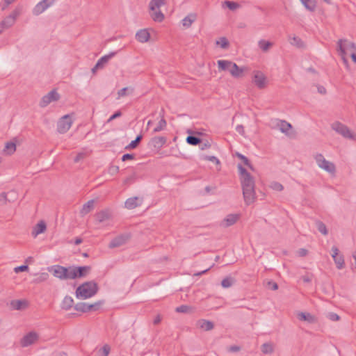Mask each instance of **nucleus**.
<instances>
[{"mask_svg":"<svg viewBox=\"0 0 356 356\" xmlns=\"http://www.w3.org/2000/svg\"><path fill=\"white\" fill-rule=\"evenodd\" d=\"M234 279L231 277H227L223 279L221 282V285L223 288L231 287L234 284Z\"/></svg>","mask_w":356,"mask_h":356,"instance_id":"nucleus-43","label":"nucleus"},{"mask_svg":"<svg viewBox=\"0 0 356 356\" xmlns=\"http://www.w3.org/2000/svg\"><path fill=\"white\" fill-rule=\"evenodd\" d=\"M314 158L318 166L320 168L323 169L324 170L330 173L335 172L336 168L334 164L326 160L321 154H317Z\"/></svg>","mask_w":356,"mask_h":356,"instance_id":"nucleus-5","label":"nucleus"},{"mask_svg":"<svg viewBox=\"0 0 356 356\" xmlns=\"http://www.w3.org/2000/svg\"><path fill=\"white\" fill-rule=\"evenodd\" d=\"M111 352V347L108 344H104V346L98 350L99 356H108Z\"/></svg>","mask_w":356,"mask_h":356,"instance_id":"nucleus-42","label":"nucleus"},{"mask_svg":"<svg viewBox=\"0 0 356 356\" xmlns=\"http://www.w3.org/2000/svg\"><path fill=\"white\" fill-rule=\"evenodd\" d=\"M86 153L80 152V153L77 154V155L76 156V157L74 159V161L75 163H78L81 160L83 159L86 157Z\"/></svg>","mask_w":356,"mask_h":356,"instance_id":"nucleus-56","label":"nucleus"},{"mask_svg":"<svg viewBox=\"0 0 356 356\" xmlns=\"http://www.w3.org/2000/svg\"><path fill=\"white\" fill-rule=\"evenodd\" d=\"M348 41L346 40L340 39L338 41V51L340 54V56L342 57L343 61L345 64H348V60L346 58V47L343 46V43H347ZM346 48H350L353 49V51L356 50V45L353 42H348L347 44Z\"/></svg>","mask_w":356,"mask_h":356,"instance_id":"nucleus-11","label":"nucleus"},{"mask_svg":"<svg viewBox=\"0 0 356 356\" xmlns=\"http://www.w3.org/2000/svg\"><path fill=\"white\" fill-rule=\"evenodd\" d=\"M49 277V274L47 273H42L38 275L35 278V282H42L47 280Z\"/></svg>","mask_w":356,"mask_h":356,"instance_id":"nucleus-48","label":"nucleus"},{"mask_svg":"<svg viewBox=\"0 0 356 356\" xmlns=\"http://www.w3.org/2000/svg\"><path fill=\"white\" fill-rule=\"evenodd\" d=\"M222 49H227L229 47V42L225 38H221L220 41L217 42Z\"/></svg>","mask_w":356,"mask_h":356,"instance_id":"nucleus-51","label":"nucleus"},{"mask_svg":"<svg viewBox=\"0 0 356 356\" xmlns=\"http://www.w3.org/2000/svg\"><path fill=\"white\" fill-rule=\"evenodd\" d=\"M90 270L91 267L90 266H70L71 280L86 277L90 273Z\"/></svg>","mask_w":356,"mask_h":356,"instance_id":"nucleus-6","label":"nucleus"},{"mask_svg":"<svg viewBox=\"0 0 356 356\" xmlns=\"http://www.w3.org/2000/svg\"><path fill=\"white\" fill-rule=\"evenodd\" d=\"M16 150V145L13 142H8L6 144L5 148L3 151L6 152L7 154H12Z\"/></svg>","mask_w":356,"mask_h":356,"instance_id":"nucleus-38","label":"nucleus"},{"mask_svg":"<svg viewBox=\"0 0 356 356\" xmlns=\"http://www.w3.org/2000/svg\"><path fill=\"white\" fill-rule=\"evenodd\" d=\"M186 142L191 145H197L201 143V139L195 136H188L186 138Z\"/></svg>","mask_w":356,"mask_h":356,"instance_id":"nucleus-41","label":"nucleus"},{"mask_svg":"<svg viewBox=\"0 0 356 356\" xmlns=\"http://www.w3.org/2000/svg\"><path fill=\"white\" fill-rule=\"evenodd\" d=\"M55 0H42L38 3L33 9V14L34 15H39L45 11L48 8L52 6Z\"/></svg>","mask_w":356,"mask_h":356,"instance_id":"nucleus-12","label":"nucleus"},{"mask_svg":"<svg viewBox=\"0 0 356 356\" xmlns=\"http://www.w3.org/2000/svg\"><path fill=\"white\" fill-rule=\"evenodd\" d=\"M274 350L275 346L271 342L264 343L261 346V350L264 354H272Z\"/></svg>","mask_w":356,"mask_h":356,"instance_id":"nucleus-32","label":"nucleus"},{"mask_svg":"<svg viewBox=\"0 0 356 356\" xmlns=\"http://www.w3.org/2000/svg\"><path fill=\"white\" fill-rule=\"evenodd\" d=\"M219 70L229 71L234 78H240L243 76L244 69L239 67L235 63L227 60H218Z\"/></svg>","mask_w":356,"mask_h":356,"instance_id":"nucleus-3","label":"nucleus"},{"mask_svg":"<svg viewBox=\"0 0 356 356\" xmlns=\"http://www.w3.org/2000/svg\"><path fill=\"white\" fill-rule=\"evenodd\" d=\"M302 280L305 283H309L312 281V275L310 274H306L303 275L302 277Z\"/></svg>","mask_w":356,"mask_h":356,"instance_id":"nucleus-58","label":"nucleus"},{"mask_svg":"<svg viewBox=\"0 0 356 356\" xmlns=\"http://www.w3.org/2000/svg\"><path fill=\"white\" fill-rule=\"evenodd\" d=\"M129 238V236L128 234H122L120 235L115 238H114L109 243L108 247L110 248H114L120 247L124 245Z\"/></svg>","mask_w":356,"mask_h":356,"instance_id":"nucleus-17","label":"nucleus"},{"mask_svg":"<svg viewBox=\"0 0 356 356\" xmlns=\"http://www.w3.org/2000/svg\"><path fill=\"white\" fill-rule=\"evenodd\" d=\"M134 159V155L132 154H125L122 157V161H125L127 160H130Z\"/></svg>","mask_w":356,"mask_h":356,"instance_id":"nucleus-61","label":"nucleus"},{"mask_svg":"<svg viewBox=\"0 0 356 356\" xmlns=\"http://www.w3.org/2000/svg\"><path fill=\"white\" fill-rule=\"evenodd\" d=\"M121 115H122V113L118 111L109 118V119L108 120V122H111V121L113 120L114 119H115L118 117H120Z\"/></svg>","mask_w":356,"mask_h":356,"instance_id":"nucleus-62","label":"nucleus"},{"mask_svg":"<svg viewBox=\"0 0 356 356\" xmlns=\"http://www.w3.org/2000/svg\"><path fill=\"white\" fill-rule=\"evenodd\" d=\"M74 309L78 312L83 313L88 312V303L86 302H78L74 305Z\"/></svg>","mask_w":356,"mask_h":356,"instance_id":"nucleus-39","label":"nucleus"},{"mask_svg":"<svg viewBox=\"0 0 356 356\" xmlns=\"http://www.w3.org/2000/svg\"><path fill=\"white\" fill-rule=\"evenodd\" d=\"M332 257L336 264L338 269H342L344 267V259L341 254H339V249L336 246L332 248Z\"/></svg>","mask_w":356,"mask_h":356,"instance_id":"nucleus-15","label":"nucleus"},{"mask_svg":"<svg viewBox=\"0 0 356 356\" xmlns=\"http://www.w3.org/2000/svg\"><path fill=\"white\" fill-rule=\"evenodd\" d=\"M268 285L273 291H275L278 289L277 284L273 281H269Z\"/></svg>","mask_w":356,"mask_h":356,"instance_id":"nucleus-59","label":"nucleus"},{"mask_svg":"<svg viewBox=\"0 0 356 356\" xmlns=\"http://www.w3.org/2000/svg\"><path fill=\"white\" fill-rule=\"evenodd\" d=\"M96 220L99 222H103L110 218V213L108 210H103L95 215Z\"/></svg>","mask_w":356,"mask_h":356,"instance_id":"nucleus-31","label":"nucleus"},{"mask_svg":"<svg viewBox=\"0 0 356 356\" xmlns=\"http://www.w3.org/2000/svg\"><path fill=\"white\" fill-rule=\"evenodd\" d=\"M74 304V300L72 297L66 296L61 303V308L65 310L71 309Z\"/></svg>","mask_w":356,"mask_h":356,"instance_id":"nucleus-29","label":"nucleus"},{"mask_svg":"<svg viewBox=\"0 0 356 356\" xmlns=\"http://www.w3.org/2000/svg\"><path fill=\"white\" fill-rule=\"evenodd\" d=\"M197 325L200 328L206 331L211 330L214 327V325L211 321L204 319L200 320L197 322Z\"/></svg>","mask_w":356,"mask_h":356,"instance_id":"nucleus-28","label":"nucleus"},{"mask_svg":"<svg viewBox=\"0 0 356 356\" xmlns=\"http://www.w3.org/2000/svg\"><path fill=\"white\" fill-rule=\"evenodd\" d=\"M331 127L343 137L356 140V135L353 134L346 125L339 122H334L332 124Z\"/></svg>","mask_w":356,"mask_h":356,"instance_id":"nucleus-4","label":"nucleus"},{"mask_svg":"<svg viewBox=\"0 0 356 356\" xmlns=\"http://www.w3.org/2000/svg\"><path fill=\"white\" fill-rule=\"evenodd\" d=\"M253 78V82L255 85L260 89L265 88L266 77L265 75L260 71H255Z\"/></svg>","mask_w":356,"mask_h":356,"instance_id":"nucleus-16","label":"nucleus"},{"mask_svg":"<svg viewBox=\"0 0 356 356\" xmlns=\"http://www.w3.org/2000/svg\"><path fill=\"white\" fill-rule=\"evenodd\" d=\"M119 172V167L118 165H111L108 168V172L109 174L113 175L117 174Z\"/></svg>","mask_w":356,"mask_h":356,"instance_id":"nucleus-55","label":"nucleus"},{"mask_svg":"<svg viewBox=\"0 0 356 356\" xmlns=\"http://www.w3.org/2000/svg\"><path fill=\"white\" fill-rule=\"evenodd\" d=\"M47 229V225L44 220L39 221L33 227L31 232L32 236L35 238L39 234L44 233Z\"/></svg>","mask_w":356,"mask_h":356,"instance_id":"nucleus-19","label":"nucleus"},{"mask_svg":"<svg viewBox=\"0 0 356 356\" xmlns=\"http://www.w3.org/2000/svg\"><path fill=\"white\" fill-rule=\"evenodd\" d=\"M97 291L98 286L96 282H86L77 287L76 296L79 299H87L95 296Z\"/></svg>","mask_w":356,"mask_h":356,"instance_id":"nucleus-2","label":"nucleus"},{"mask_svg":"<svg viewBox=\"0 0 356 356\" xmlns=\"http://www.w3.org/2000/svg\"><path fill=\"white\" fill-rule=\"evenodd\" d=\"M39 338L35 332H30L24 335L21 339L20 343L22 347H27L34 343Z\"/></svg>","mask_w":356,"mask_h":356,"instance_id":"nucleus-14","label":"nucleus"},{"mask_svg":"<svg viewBox=\"0 0 356 356\" xmlns=\"http://www.w3.org/2000/svg\"><path fill=\"white\" fill-rule=\"evenodd\" d=\"M165 3V0H151L149 5V9L151 11H154L156 9L159 10Z\"/></svg>","mask_w":356,"mask_h":356,"instance_id":"nucleus-35","label":"nucleus"},{"mask_svg":"<svg viewBox=\"0 0 356 356\" xmlns=\"http://www.w3.org/2000/svg\"><path fill=\"white\" fill-rule=\"evenodd\" d=\"M258 46L262 51L267 52L273 46V43L262 39L259 40Z\"/></svg>","mask_w":356,"mask_h":356,"instance_id":"nucleus-33","label":"nucleus"},{"mask_svg":"<svg viewBox=\"0 0 356 356\" xmlns=\"http://www.w3.org/2000/svg\"><path fill=\"white\" fill-rule=\"evenodd\" d=\"M149 38V33L146 29L139 30L136 34V40L142 43L147 42Z\"/></svg>","mask_w":356,"mask_h":356,"instance_id":"nucleus-23","label":"nucleus"},{"mask_svg":"<svg viewBox=\"0 0 356 356\" xmlns=\"http://www.w3.org/2000/svg\"><path fill=\"white\" fill-rule=\"evenodd\" d=\"M163 109L161 110V120L159 122L157 126L154 129V133H156V132H159L162 130H164L166 127V125H167V122H166V120H165L164 118V115H163Z\"/></svg>","mask_w":356,"mask_h":356,"instance_id":"nucleus-30","label":"nucleus"},{"mask_svg":"<svg viewBox=\"0 0 356 356\" xmlns=\"http://www.w3.org/2000/svg\"><path fill=\"white\" fill-rule=\"evenodd\" d=\"M197 18V15L195 13H191L187 16H186L182 20L181 24L182 26L188 29L191 26L192 24L196 21Z\"/></svg>","mask_w":356,"mask_h":356,"instance_id":"nucleus-21","label":"nucleus"},{"mask_svg":"<svg viewBox=\"0 0 356 356\" xmlns=\"http://www.w3.org/2000/svg\"><path fill=\"white\" fill-rule=\"evenodd\" d=\"M190 310V307L187 305H181L175 309V311L178 313H187Z\"/></svg>","mask_w":356,"mask_h":356,"instance_id":"nucleus-52","label":"nucleus"},{"mask_svg":"<svg viewBox=\"0 0 356 356\" xmlns=\"http://www.w3.org/2000/svg\"><path fill=\"white\" fill-rule=\"evenodd\" d=\"M70 273V266L64 267L57 265L54 268L53 275L60 280H71Z\"/></svg>","mask_w":356,"mask_h":356,"instance_id":"nucleus-9","label":"nucleus"},{"mask_svg":"<svg viewBox=\"0 0 356 356\" xmlns=\"http://www.w3.org/2000/svg\"><path fill=\"white\" fill-rule=\"evenodd\" d=\"M239 219V215L238 214H229L225 219L220 222V226L223 227H228L235 224Z\"/></svg>","mask_w":356,"mask_h":356,"instance_id":"nucleus-18","label":"nucleus"},{"mask_svg":"<svg viewBox=\"0 0 356 356\" xmlns=\"http://www.w3.org/2000/svg\"><path fill=\"white\" fill-rule=\"evenodd\" d=\"M162 316L161 314H157L153 321L154 325H158L161 322Z\"/></svg>","mask_w":356,"mask_h":356,"instance_id":"nucleus-64","label":"nucleus"},{"mask_svg":"<svg viewBox=\"0 0 356 356\" xmlns=\"http://www.w3.org/2000/svg\"><path fill=\"white\" fill-rule=\"evenodd\" d=\"M204 159L216 163V164L220 163L219 159L214 156H206Z\"/></svg>","mask_w":356,"mask_h":356,"instance_id":"nucleus-57","label":"nucleus"},{"mask_svg":"<svg viewBox=\"0 0 356 356\" xmlns=\"http://www.w3.org/2000/svg\"><path fill=\"white\" fill-rule=\"evenodd\" d=\"M142 138L143 137L141 135L137 136V137L136 138V139L134 140H132L127 146H126L125 149H135L138 145L139 143L142 140Z\"/></svg>","mask_w":356,"mask_h":356,"instance_id":"nucleus-40","label":"nucleus"},{"mask_svg":"<svg viewBox=\"0 0 356 356\" xmlns=\"http://www.w3.org/2000/svg\"><path fill=\"white\" fill-rule=\"evenodd\" d=\"M270 188L276 191H282L284 189L282 184L277 181H272Z\"/></svg>","mask_w":356,"mask_h":356,"instance_id":"nucleus-47","label":"nucleus"},{"mask_svg":"<svg viewBox=\"0 0 356 356\" xmlns=\"http://www.w3.org/2000/svg\"><path fill=\"white\" fill-rule=\"evenodd\" d=\"M223 5L226 6L231 10H234L239 8V4L238 3L230 1H225L223 2Z\"/></svg>","mask_w":356,"mask_h":356,"instance_id":"nucleus-45","label":"nucleus"},{"mask_svg":"<svg viewBox=\"0 0 356 356\" xmlns=\"http://www.w3.org/2000/svg\"><path fill=\"white\" fill-rule=\"evenodd\" d=\"M327 316L328 318L332 321H337L340 319L339 316L337 314L333 312L329 313Z\"/></svg>","mask_w":356,"mask_h":356,"instance_id":"nucleus-54","label":"nucleus"},{"mask_svg":"<svg viewBox=\"0 0 356 356\" xmlns=\"http://www.w3.org/2000/svg\"><path fill=\"white\" fill-rule=\"evenodd\" d=\"M103 303H104V301H102V300L97 301V302H95L93 304H88V312L98 310Z\"/></svg>","mask_w":356,"mask_h":356,"instance_id":"nucleus-44","label":"nucleus"},{"mask_svg":"<svg viewBox=\"0 0 356 356\" xmlns=\"http://www.w3.org/2000/svg\"><path fill=\"white\" fill-rule=\"evenodd\" d=\"M200 149L202 150L208 149L211 147V144L208 141H206L204 143L201 142V143H200Z\"/></svg>","mask_w":356,"mask_h":356,"instance_id":"nucleus-63","label":"nucleus"},{"mask_svg":"<svg viewBox=\"0 0 356 356\" xmlns=\"http://www.w3.org/2000/svg\"><path fill=\"white\" fill-rule=\"evenodd\" d=\"M273 126L288 136H292L294 134L292 125L285 120H275L273 122Z\"/></svg>","mask_w":356,"mask_h":356,"instance_id":"nucleus-8","label":"nucleus"},{"mask_svg":"<svg viewBox=\"0 0 356 356\" xmlns=\"http://www.w3.org/2000/svg\"><path fill=\"white\" fill-rule=\"evenodd\" d=\"M117 53V51L110 52L108 54L100 58L96 63V67H100L101 69H103L108 63L109 60L114 57Z\"/></svg>","mask_w":356,"mask_h":356,"instance_id":"nucleus-20","label":"nucleus"},{"mask_svg":"<svg viewBox=\"0 0 356 356\" xmlns=\"http://www.w3.org/2000/svg\"><path fill=\"white\" fill-rule=\"evenodd\" d=\"M305 9L309 12H314L316 9V0H300Z\"/></svg>","mask_w":356,"mask_h":356,"instance_id":"nucleus-26","label":"nucleus"},{"mask_svg":"<svg viewBox=\"0 0 356 356\" xmlns=\"http://www.w3.org/2000/svg\"><path fill=\"white\" fill-rule=\"evenodd\" d=\"M128 88H123L122 89L120 90L118 92V98H120L122 97H124L125 95H127V90H128Z\"/></svg>","mask_w":356,"mask_h":356,"instance_id":"nucleus-60","label":"nucleus"},{"mask_svg":"<svg viewBox=\"0 0 356 356\" xmlns=\"http://www.w3.org/2000/svg\"><path fill=\"white\" fill-rule=\"evenodd\" d=\"M59 98V94L56 90H53L42 98L40 102V106L44 108L51 102L58 100Z\"/></svg>","mask_w":356,"mask_h":356,"instance_id":"nucleus-13","label":"nucleus"},{"mask_svg":"<svg viewBox=\"0 0 356 356\" xmlns=\"http://www.w3.org/2000/svg\"><path fill=\"white\" fill-rule=\"evenodd\" d=\"M28 270H29V266L27 265H22V266H17L14 268V271L16 273H18L19 272L26 271Z\"/></svg>","mask_w":356,"mask_h":356,"instance_id":"nucleus-53","label":"nucleus"},{"mask_svg":"<svg viewBox=\"0 0 356 356\" xmlns=\"http://www.w3.org/2000/svg\"><path fill=\"white\" fill-rule=\"evenodd\" d=\"M19 12L17 10H14L11 14L1 21L0 23V34H1L5 29L11 27L15 24Z\"/></svg>","mask_w":356,"mask_h":356,"instance_id":"nucleus-10","label":"nucleus"},{"mask_svg":"<svg viewBox=\"0 0 356 356\" xmlns=\"http://www.w3.org/2000/svg\"><path fill=\"white\" fill-rule=\"evenodd\" d=\"M237 156L243 161V162L244 163V164L245 165H247L252 170L253 169L250 161L248 160V159L246 156H245L243 154H239V153H237Z\"/></svg>","mask_w":356,"mask_h":356,"instance_id":"nucleus-49","label":"nucleus"},{"mask_svg":"<svg viewBox=\"0 0 356 356\" xmlns=\"http://www.w3.org/2000/svg\"><path fill=\"white\" fill-rule=\"evenodd\" d=\"M289 41L291 45L296 46L297 47H303V42L301 39L297 36H289Z\"/></svg>","mask_w":356,"mask_h":356,"instance_id":"nucleus-37","label":"nucleus"},{"mask_svg":"<svg viewBox=\"0 0 356 356\" xmlns=\"http://www.w3.org/2000/svg\"><path fill=\"white\" fill-rule=\"evenodd\" d=\"M94 203L93 200H89L85 203L80 211L81 215L83 216L90 213L94 209Z\"/></svg>","mask_w":356,"mask_h":356,"instance_id":"nucleus-27","label":"nucleus"},{"mask_svg":"<svg viewBox=\"0 0 356 356\" xmlns=\"http://www.w3.org/2000/svg\"><path fill=\"white\" fill-rule=\"evenodd\" d=\"M316 226H317L318 230L321 234H323V235H327V227H326L325 225L323 222H322L321 221H317L316 222Z\"/></svg>","mask_w":356,"mask_h":356,"instance_id":"nucleus-46","label":"nucleus"},{"mask_svg":"<svg viewBox=\"0 0 356 356\" xmlns=\"http://www.w3.org/2000/svg\"><path fill=\"white\" fill-rule=\"evenodd\" d=\"M10 305L13 309L20 310L27 306V302L22 300H12Z\"/></svg>","mask_w":356,"mask_h":356,"instance_id":"nucleus-34","label":"nucleus"},{"mask_svg":"<svg viewBox=\"0 0 356 356\" xmlns=\"http://www.w3.org/2000/svg\"><path fill=\"white\" fill-rule=\"evenodd\" d=\"M73 121L70 115L60 118L57 122V131L60 134L66 133L72 127Z\"/></svg>","mask_w":356,"mask_h":356,"instance_id":"nucleus-7","label":"nucleus"},{"mask_svg":"<svg viewBox=\"0 0 356 356\" xmlns=\"http://www.w3.org/2000/svg\"><path fill=\"white\" fill-rule=\"evenodd\" d=\"M167 138L164 136H156L152 139L151 143L154 148L160 149L166 143Z\"/></svg>","mask_w":356,"mask_h":356,"instance_id":"nucleus-25","label":"nucleus"},{"mask_svg":"<svg viewBox=\"0 0 356 356\" xmlns=\"http://www.w3.org/2000/svg\"><path fill=\"white\" fill-rule=\"evenodd\" d=\"M297 317L300 321H307L309 323H314L316 321L315 316L310 313L299 312L297 314Z\"/></svg>","mask_w":356,"mask_h":356,"instance_id":"nucleus-24","label":"nucleus"},{"mask_svg":"<svg viewBox=\"0 0 356 356\" xmlns=\"http://www.w3.org/2000/svg\"><path fill=\"white\" fill-rule=\"evenodd\" d=\"M243 195L246 204L253 203L256 199L254 177L241 165H238Z\"/></svg>","mask_w":356,"mask_h":356,"instance_id":"nucleus-1","label":"nucleus"},{"mask_svg":"<svg viewBox=\"0 0 356 356\" xmlns=\"http://www.w3.org/2000/svg\"><path fill=\"white\" fill-rule=\"evenodd\" d=\"M142 204V200L138 197H130L124 203L125 207L128 209H133Z\"/></svg>","mask_w":356,"mask_h":356,"instance_id":"nucleus-22","label":"nucleus"},{"mask_svg":"<svg viewBox=\"0 0 356 356\" xmlns=\"http://www.w3.org/2000/svg\"><path fill=\"white\" fill-rule=\"evenodd\" d=\"M13 193L12 191L9 192L8 194ZM8 193H2L0 194V204H5L7 202H10V200L7 197Z\"/></svg>","mask_w":356,"mask_h":356,"instance_id":"nucleus-50","label":"nucleus"},{"mask_svg":"<svg viewBox=\"0 0 356 356\" xmlns=\"http://www.w3.org/2000/svg\"><path fill=\"white\" fill-rule=\"evenodd\" d=\"M151 17L152 19L155 22H161L164 19V15L161 13L160 10H155L154 11H152Z\"/></svg>","mask_w":356,"mask_h":356,"instance_id":"nucleus-36","label":"nucleus"}]
</instances>
